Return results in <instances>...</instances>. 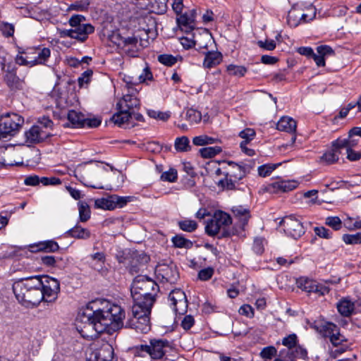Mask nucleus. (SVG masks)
<instances>
[{
	"instance_id": "obj_53",
	"label": "nucleus",
	"mask_w": 361,
	"mask_h": 361,
	"mask_svg": "<svg viewBox=\"0 0 361 361\" xmlns=\"http://www.w3.org/2000/svg\"><path fill=\"white\" fill-rule=\"evenodd\" d=\"M148 115L153 118H157L161 121H166L170 117V114L167 112L157 111L154 110H149Z\"/></svg>"
},
{
	"instance_id": "obj_38",
	"label": "nucleus",
	"mask_w": 361,
	"mask_h": 361,
	"mask_svg": "<svg viewBox=\"0 0 361 361\" xmlns=\"http://www.w3.org/2000/svg\"><path fill=\"white\" fill-rule=\"evenodd\" d=\"M185 119L191 124L198 123L202 120V114L195 109H189L186 111Z\"/></svg>"
},
{
	"instance_id": "obj_28",
	"label": "nucleus",
	"mask_w": 361,
	"mask_h": 361,
	"mask_svg": "<svg viewBox=\"0 0 361 361\" xmlns=\"http://www.w3.org/2000/svg\"><path fill=\"white\" fill-rule=\"evenodd\" d=\"M130 119V114L129 111H126L124 109H118V112L111 118L112 121L118 126L128 123Z\"/></svg>"
},
{
	"instance_id": "obj_37",
	"label": "nucleus",
	"mask_w": 361,
	"mask_h": 361,
	"mask_svg": "<svg viewBox=\"0 0 361 361\" xmlns=\"http://www.w3.org/2000/svg\"><path fill=\"white\" fill-rule=\"evenodd\" d=\"M337 308L342 315L349 316L353 311L354 305L350 301L343 300L338 304Z\"/></svg>"
},
{
	"instance_id": "obj_35",
	"label": "nucleus",
	"mask_w": 361,
	"mask_h": 361,
	"mask_svg": "<svg viewBox=\"0 0 361 361\" xmlns=\"http://www.w3.org/2000/svg\"><path fill=\"white\" fill-rule=\"evenodd\" d=\"M171 241L176 247L190 248L192 246V243L181 235H176L172 238Z\"/></svg>"
},
{
	"instance_id": "obj_32",
	"label": "nucleus",
	"mask_w": 361,
	"mask_h": 361,
	"mask_svg": "<svg viewBox=\"0 0 361 361\" xmlns=\"http://www.w3.org/2000/svg\"><path fill=\"white\" fill-rule=\"evenodd\" d=\"M221 152L222 149L219 146L203 147L199 150L202 157L206 159L214 157Z\"/></svg>"
},
{
	"instance_id": "obj_48",
	"label": "nucleus",
	"mask_w": 361,
	"mask_h": 361,
	"mask_svg": "<svg viewBox=\"0 0 361 361\" xmlns=\"http://www.w3.org/2000/svg\"><path fill=\"white\" fill-rule=\"evenodd\" d=\"M277 353V350L274 346L264 348L260 352V356L264 360H271Z\"/></svg>"
},
{
	"instance_id": "obj_25",
	"label": "nucleus",
	"mask_w": 361,
	"mask_h": 361,
	"mask_svg": "<svg viewBox=\"0 0 361 361\" xmlns=\"http://www.w3.org/2000/svg\"><path fill=\"white\" fill-rule=\"evenodd\" d=\"M67 234L72 238L78 239H88L90 237V231L78 224L69 229L67 231Z\"/></svg>"
},
{
	"instance_id": "obj_45",
	"label": "nucleus",
	"mask_w": 361,
	"mask_h": 361,
	"mask_svg": "<svg viewBox=\"0 0 361 361\" xmlns=\"http://www.w3.org/2000/svg\"><path fill=\"white\" fill-rule=\"evenodd\" d=\"M152 74L148 67H145L143 69L142 73L139 75V76L137 78L138 82H140V83L144 82L147 80H152ZM126 83L128 85V84H136V83H137V82L136 80L133 81L130 80H126Z\"/></svg>"
},
{
	"instance_id": "obj_6",
	"label": "nucleus",
	"mask_w": 361,
	"mask_h": 361,
	"mask_svg": "<svg viewBox=\"0 0 361 361\" xmlns=\"http://www.w3.org/2000/svg\"><path fill=\"white\" fill-rule=\"evenodd\" d=\"M228 168L224 173L225 178L219 181V185L227 190H234L235 184L243 179L249 172L247 165L237 164L234 161H226Z\"/></svg>"
},
{
	"instance_id": "obj_33",
	"label": "nucleus",
	"mask_w": 361,
	"mask_h": 361,
	"mask_svg": "<svg viewBox=\"0 0 361 361\" xmlns=\"http://www.w3.org/2000/svg\"><path fill=\"white\" fill-rule=\"evenodd\" d=\"M217 141V139L209 137L207 135L195 136L192 139V143L195 146H204L207 145H211L216 142Z\"/></svg>"
},
{
	"instance_id": "obj_58",
	"label": "nucleus",
	"mask_w": 361,
	"mask_h": 361,
	"mask_svg": "<svg viewBox=\"0 0 361 361\" xmlns=\"http://www.w3.org/2000/svg\"><path fill=\"white\" fill-rule=\"evenodd\" d=\"M329 340L334 347L342 345L343 342L346 341L344 336H342L338 331L334 335H331Z\"/></svg>"
},
{
	"instance_id": "obj_17",
	"label": "nucleus",
	"mask_w": 361,
	"mask_h": 361,
	"mask_svg": "<svg viewBox=\"0 0 361 361\" xmlns=\"http://www.w3.org/2000/svg\"><path fill=\"white\" fill-rule=\"evenodd\" d=\"M25 142L27 144H34L42 142L48 133L43 130L39 126H33L29 130L25 133Z\"/></svg>"
},
{
	"instance_id": "obj_7",
	"label": "nucleus",
	"mask_w": 361,
	"mask_h": 361,
	"mask_svg": "<svg viewBox=\"0 0 361 361\" xmlns=\"http://www.w3.org/2000/svg\"><path fill=\"white\" fill-rule=\"evenodd\" d=\"M140 350L154 360L164 357L167 360V356L175 350L172 343L166 339H151L149 345H141Z\"/></svg>"
},
{
	"instance_id": "obj_20",
	"label": "nucleus",
	"mask_w": 361,
	"mask_h": 361,
	"mask_svg": "<svg viewBox=\"0 0 361 361\" xmlns=\"http://www.w3.org/2000/svg\"><path fill=\"white\" fill-rule=\"evenodd\" d=\"M140 49V44H138L137 38L134 36H128L125 38V42L122 50L129 56L135 57Z\"/></svg>"
},
{
	"instance_id": "obj_36",
	"label": "nucleus",
	"mask_w": 361,
	"mask_h": 361,
	"mask_svg": "<svg viewBox=\"0 0 361 361\" xmlns=\"http://www.w3.org/2000/svg\"><path fill=\"white\" fill-rule=\"evenodd\" d=\"M193 38L194 39H190L188 37H182L180 39V43L185 49H190L196 44H197L200 48H202V47L207 48V44H202L199 42L198 37L194 35Z\"/></svg>"
},
{
	"instance_id": "obj_23",
	"label": "nucleus",
	"mask_w": 361,
	"mask_h": 361,
	"mask_svg": "<svg viewBox=\"0 0 361 361\" xmlns=\"http://www.w3.org/2000/svg\"><path fill=\"white\" fill-rule=\"evenodd\" d=\"M177 23L185 32H190L195 28V21L192 16H189L188 13L177 18Z\"/></svg>"
},
{
	"instance_id": "obj_22",
	"label": "nucleus",
	"mask_w": 361,
	"mask_h": 361,
	"mask_svg": "<svg viewBox=\"0 0 361 361\" xmlns=\"http://www.w3.org/2000/svg\"><path fill=\"white\" fill-rule=\"evenodd\" d=\"M296 121L288 116L282 117L277 123V129L281 131L292 133L296 131Z\"/></svg>"
},
{
	"instance_id": "obj_13",
	"label": "nucleus",
	"mask_w": 361,
	"mask_h": 361,
	"mask_svg": "<svg viewBox=\"0 0 361 361\" xmlns=\"http://www.w3.org/2000/svg\"><path fill=\"white\" fill-rule=\"evenodd\" d=\"M297 286L299 288L309 293H314L318 295H324L328 293L329 289L324 285L319 283L316 281L307 278L301 277L297 280Z\"/></svg>"
},
{
	"instance_id": "obj_24",
	"label": "nucleus",
	"mask_w": 361,
	"mask_h": 361,
	"mask_svg": "<svg viewBox=\"0 0 361 361\" xmlns=\"http://www.w3.org/2000/svg\"><path fill=\"white\" fill-rule=\"evenodd\" d=\"M68 121L71 123L72 127L82 128L84 127V121L85 116L83 114L75 110H71L67 115Z\"/></svg>"
},
{
	"instance_id": "obj_18",
	"label": "nucleus",
	"mask_w": 361,
	"mask_h": 361,
	"mask_svg": "<svg viewBox=\"0 0 361 361\" xmlns=\"http://www.w3.org/2000/svg\"><path fill=\"white\" fill-rule=\"evenodd\" d=\"M140 106L139 99L132 94L128 93L122 97L117 103L118 109H124L126 111H131L137 109Z\"/></svg>"
},
{
	"instance_id": "obj_31",
	"label": "nucleus",
	"mask_w": 361,
	"mask_h": 361,
	"mask_svg": "<svg viewBox=\"0 0 361 361\" xmlns=\"http://www.w3.org/2000/svg\"><path fill=\"white\" fill-rule=\"evenodd\" d=\"M94 206L97 208L112 210L114 209V200L112 195L106 198L97 199L94 201Z\"/></svg>"
},
{
	"instance_id": "obj_21",
	"label": "nucleus",
	"mask_w": 361,
	"mask_h": 361,
	"mask_svg": "<svg viewBox=\"0 0 361 361\" xmlns=\"http://www.w3.org/2000/svg\"><path fill=\"white\" fill-rule=\"evenodd\" d=\"M75 32L73 39L84 42L87 39L88 35L94 31V27L90 23L82 24L73 28Z\"/></svg>"
},
{
	"instance_id": "obj_60",
	"label": "nucleus",
	"mask_w": 361,
	"mask_h": 361,
	"mask_svg": "<svg viewBox=\"0 0 361 361\" xmlns=\"http://www.w3.org/2000/svg\"><path fill=\"white\" fill-rule=\"evenodd\" d=\"M40 182L44 185H57L61 183V180L56 177H42Z\"/></svg>"
},
{
	"instance_id": "obj_9",
	"label": "nucleus",
	"mask_w": 361,
	"mask_h": 361,
	"mask_svg": "<svg viewBox=\"0 0 361 361\" xmlns=\"http://www.w3.org/2000/svg\"><path fill=\"white\" fill-rule=\"evenodd\" d=\"M24 123V118L17 114H6L0 116V137L14 135Z\"/></svg>"
},
{
	"instance_id": "obj_40",
	"label": "nucleus",
	"mask_w": 361,
	"mask_h": 361,
	"mask_svg": "<svg viewBox=\"0 0 361 361\" xmlns=\"http://www.w3.org/2000/svg\"><path fill=\"white\" fill-rule=\"evenodd\" d=\"M226 70L229 75L237 77H243L247 73V68L245 66L234 64L228 65Z\"/></svg>"
},
{
	"instance_id": "obj_64",
	"label": "nucleus",
	"mask_w": 361,
	"mask_h": 361,
	"mask_svg": "<svg viewBox=\"0 0 361 361\" xmlns=\"http://www.w3.org/2000/svg\"><path fill=\"white\" fill-rule=\"evenodd\" d=\"M239 313L247 317H252L254 316V311L252 307L249 305H243L239 309Z\"/></svg>"
},
{
	"instance_id": "obj_12",
	"label": "nucleus",
	"mask_w": 361,
	"mask_h": 361,
	"mask_svg": "<svg viewBox=\"0 0 361 361\" xmlns=\"http://www.w3.org/2000/svg\"><path fill=\"white\" fill-rule=\"evenodd\" d=\"M87 361H117V358L114 355L112 345L104 343L90 353Z\"/></svg>"
},
{
	"instance_id": "obj_43",
	"label": "nucleus",
	"mask_w": 361,
	"mask_h": 361,
	"mask_svg": "<svg viewBox=\"0 0 361 361\" xmlns=\"http://www.w3.org/2000/svg\"><path fill=\"white\" fill-rule=\"evenodd\" d=\"M342 239L348 245L361 244V232L355 234H344Z\"/></svg>"
},
{
	"instance_id": "obj_57",
	"label": "nucleus",
	"mask_w": 361,
	"mask_h": 361,
	"mask_svg": "<svg viewBox=\"0 0 361 361\" xmlns=\"http://www.w3.org/2000/svg\"><path fill=\"white\" fill-rule=\"evenodd\" d=\"M276 169L275 165H263L258 167V173L262 177L269 176Z\"/></svg>"
},
{
	"instance_id": "obj_41",
	"label": "nucleus",
	"mask_w": 361,
	"mask_h": 361,
	"mask_svg": "<svg viewBox=\"0 0 361 361\" xmlns=\"http://www.w3.org/2000/svg\"><path fill=\"white\" fill-rule=\"evenodd\" d=\"M90 4L89 0L76 1L68 6L67 11H85L88 9Z\"/></svg>"
},
{
	"instance_id": "obj_16",
	"label": "nucleus",
	"mask_w": 361,
	"mask_h": 361,
	"mask_svg": "<svg viewBox=\"0 0 361 361\" xmlns=\"http://www.w3.org/2000/svg\"><path fill=\"white\" fill-rule=\"evenodd\" d=\"M298 182L295 180H283L273 182L267 186V190L271 192H287L295 189Z\"/></svg>"
},
{
	"instance_id": "obj_54",
	"label": "nucleus",
	"mask_w": 361,
	"mask_h": 361,
	"mask_svg": "<svg viewBox=\"0 0 361 361\" xmlns=\"http://www.w3.org/2000/svg\"><path fill=\"white\" fill-rule=\"evenodd\" d=\"M317 52L320 54L324 59L325 57L334 54L333 49L327 45L319 46L317 48Z\"/></svg>"
},
{
	"instance_id": "obj_34",
	"label": "nucleus",
	"mask_w": 361,
	"mask_h": 361,
	"mask_svg": "<svg viewBox=\"0 0 361 361\" xmlns=\"http://www.w3.org/2000/svg\"><path fill=\"white\" fill-rule=\"evenodd\" d=\"M79 218L81 222H86L90 218V209L87 203L78 202Z\"/></svg>"
},
{
	"instance_id": "obj_26",
	"label": "nucleus",
	"mask_w": 361,
	"mask_h": 361,
	"mask_svg": "<svg viewBox=\"0 0 361 361\" xmlns=\"http://www.w3.org/2000/svg\"><path fill=\"white\" fill-rule=\"evenodd\" d=\"M35 246L37 251L46 252H54L59 249L58 243L52 240L39 242Z\"/></svg>"
},
{
	"instance_id": "obj_49",
	"label": "nucleus",
	"mask_w": 361,
	"mask_h": 361,
	"mask_svg": "<svg viewBox=\"0 0 361 361\" xmlns=\"http://www.w3.org/2000/svg\"><path fill=\"white\" fill-rule=\"evenodd\" d=\"M158 61L164 65L171 66L177 62V59L171 54H161L158 56Z\"/></svg>"
},
{
	"instance_id": "obj_5",
	"label": "nucleus",
	"mask_w": 361,
	"mask_h": 361,
	"mask_svg": "<svg viewBox=\"0 0 361 361\" xmlns=\"http://www.w3.org/2000/svg\"><path fill=\"white\" fill-rule=\"evenodd\" d=\"M51 55V50L47 47L28 48L19 51L15 61L20 66L33 67L37 65H45Z\"/></svg>"
},
{
	"instance_id": "obj_62",
	"label": "nucleus",
	"mask_w": 361,
	"mask_h": 361,
	"mask_svg": "<svg viewBox=\"0 0 361 361\" xmlns=\"http://www.w3.org/2000/svg\"><path fill=\"white\" fill-rule=\"evenodd\" d=\"M114 200V209L116 207H123L128 202V197H120L118 195H112Z\"/></svg>"
},
{
	"instance_id": "obj_15",
	"label": "nucleus",
	"mask_w": 361,
	"mask_h": 361,
	"mask_svg": "<svg viewBox=\"0 0 361 361\" xmlns=\"http://www.w3.org/2000/svg\"><path fill=\"white\" fill-rule=\"evenodd\" d=\"M155 272L158 277H160L162 281L168 282L169 283H175L178 278V272L176 267L174 265L161 264L156 268Z\"/></svg>"
},
{
	"instance_id": "obj_51",
	"label": "nucleus",
	"mask_w": 361,
	"mask_h": 361,
	"mask_svg": "<svg viewBox=\"0 0 361 361\" xmlns=\"http://www.w3.org/2000/svg\"><path fill=\"white\" fill-rule=\"evenodd\" d=\"M239 136L243 139L241 142L248 143L254 139L255 136V132L252 128H246L245 130L240 132Z\"/></svg>"
},
{
	"instance_id": "obj_39",
	"label": "nucleus",
	"mask_w": 361,
	"mask_h": 361,
	"mask_svg": "<svg viewBox=\"0 0 361 361\" xmlns=\"http://www.w3.org/2000/svg\"><path fill=\"white\" fill-rule=\"evenodd\" d=\"M332 147L334 148V150L337 151L340 154V149H346L348 151L350 148L353 147V145H351L350 138L343 140L337 139L332 142Z\"/></svg>"
},
{
	"instance_id": "obj_4",
	"label": "nucleus",
	"mask_w": 361,
	"mask_h": 361,
	"mask_svg": "<svg viewBox=\"0 0 361 361\" xmlns=\"http://www.w3.org/2000/svg\"><path fill=\"white\" fill-rule=\"evenodd\" d=\"M232 219L229 214L222 211H216L212 217L207 221L205 232L209 236L219 235V238H227L235 235L237 228L231 229Z\"/></svg>"
},
{
	"instance_id": "obj_55",
	"label": "nucleus",
	"mask_w": 361,
	"mask_h": 361,
	"mask_svg": "<svg viewBox=\"0 0 361 361\" xmlns=\"http://www.w3.org/2000/svg\"><path fill=\"white\" fill-rule=\"evenodd\" d=\"M314 231L315 234L320 238L325 239H329L331 238L332 233L325 227H314Z\"/></svg>"
},
{
	"instance_id": "obj_1",
	"label": "nucleus",
	"mask_w": 361,
	"mask_h": 361,
	"mask_svg": "<svg viewBox=\"0 0 361 361\" xmlns=\"http://www.w3.org/2000/svg\"><path fill=\"white\" fill-rule=\"evenodd\" d=\"M125 312L121 306L105 300H96L89 302L79 312L77 322L83 336L97 337L99 334L113 332L123 326Z\"/></svg>"
},
{
	"instance_id": "obj_44",
	"label": "nucleus",
	"mask_w": 361,
	"mask_h": 361,
	"mask_svg": "<svg viewBox=\"0 0 361 361\" xmlns=\"http://www.w3.org/2000/svg\"><path fill=\"white\" fill-rule=\"evenodd\" d=\"M321 331H322L324 337L329 338L330 339L331 336L334 335L338 331V329L336 324L327 322L322 326Z\"/></svg>"
},
{
	"instance_id": "obj_46",
	"label": "nucleus",
	"mask_w": 361,
	"mask_h": 361,
	"mask_svg": "<svg viewBox=\"0 0 361 361\" xmlns=\"http://www.w3.org/2000/svg\"><path fill=\"white\" fill-rule=\"evenodd\" d=\"M325 224L335 231L340 230L342 226V221L338 216H328Z\"/></svg>"
},
{
	"instance_id": "obj_56",
	"label": "nucleus",
	"mask_w": 361,
	"mask_h": 361,
	"mask_svg": "<svg viewBox=\"0 0 361 361\" xmlns=\"http://www.w3.org/2000/svg\"><path fill=\"white\" fill-rule=\"evenodd\" d=\"M0 30L6 37H11L14 32V26L8 23H0Z\"/></svg>"
},
{
	"instance_id": "obj_2",
	"label": "nucleus",
	"mask_w": 361,
	"mask_h": 361,
	"mask_svg": "<svg viewBox=\"0 0 361 361\" xmlns=\"http://www.w3.org/2000/svg\"><path fill=\"white\" fill-rule=\"evenodd\" d=\"M130 290L134 303L131 310L132 316L126 322V326L146 334L151 329L149 315L156 300L159 286L152 279L140 275L133 280Z\"/></svg>"
},
{
	"instance_id": "obj_52",
	"label": "nucleus",
	"mask_w": 361,
	"mask_h": 361,
	"mask_svg": "<svg viewBox=\"0 0 361 361\" xmlns=\"http://www.w3.org/2000/svg\"><path fill=\"white\" fill-rule=\"evenodd\" d=\"M85 17L82 15L75 14L72 16L69 20V25L73 28L75 27H78L80 25L84 24L83 22L85 21Z\"/></svg>"
},
{
	"instance_id": "obj_29",
	"label": "nucleus",
	"mask_w": 361,
	"mask_h": 361,
	"mask_svg": "<svg viewBox=\"0 0 361 361\" xmlns=\"http://www.w3.org/2000/svg\"><path fill=\"white\" fill-rule=\"evenodd\" d=\"M174 147L177 152H185L190 150V140L188 137L182 136L175 140Z\"/></svg>"
},
{
	"instance_id": "obj_30",
	"label": "nucleus",
	"mask_w": 361,
	"mask_h": 361,
	"mask_svg": "<svg viewBox=\"0 0 361 361\" xmlns=\"http://www.w3.org/2000/svg\"><path fill=\"white\" fill-rule=\"evenodd\" d=\"M338 156L339 153L331 147L321 157L320 161L327 165L332 164L338 160Z\"/></svg>"
},
{
	"instance_id": "obj_11",
	"label": "nucleus",
	"mask_w": 361,
	"mask_h": 361,
	"mask_svg": "<svg viewBox=\"0 0 361 361\" xmlns=\"http://www.w3.org/2000/svg\"><path fill=\"white\" fill-rule=\"evenodd\" d=\"M284 232L291 238L298 239L305 233V228L301 221L293 216L284 217L280 221Z\"/></svg>"
},
{
	"instance_id": "obj_3",
	"label": "nucleus",
	"mask_w": 361,
	"mask_h": 361,
	"mask_svg": "<svg viewBox=\"0 0 361 361\" xmlns=\"http://www.w3.org/2000/svg\"><path fill=\"white\" fill-rule=\"evenodd\" d=\"M39 276L20 279L13 285V291L18 301L27 308L38 305L43 299L39 289Z\"/></svg>"
},
{
	"instance_id": "obj_10",
	"label": "nucleus",
	"mask_w": 361,
	"mask_h": 361,
	"mask_svg": "<svg viewBox=\"0 0 361 361\" xmlns=\"http://www.w3.org/2000/svg\"><path fill=\"white\" fill-rule=\"evenodd\" d=\"M39 289L43 294L42 301L53 302L58 297L60 290V283L56 279L48 276H39Z\"/></svg>"
},
{
	"instance_id": "obj_61",
	"label": "nucleus",
	"mask_w": 361,
	"mask_h": 361,
	"mask_svg": "<svg viewBox=\"0 0 361 361\" xmlns=\"http://www.w3.org/2000/svg\"><path fill=\"white\" fill-rule=\"evenodd\" d=\"M296 342L297 336L295 334H290L287 337H285L282 341L283 345L288 347V348H293L296 345Z\"/></svg>"
},
{
	"instance_id": "obj_14",
	"label": "nucleus",
	"mask_w": 361,
	"mask_h": 361,
	"mask_svg": "<svg viewBox=\"0 0 361 361\" xmlns=\"http://www.w3.org/2000/svg\"><path fill=\"white\" fill-rule=\"evenodd\" d=\"M171 305L176 313L183 314L187 311L188 301L185 293L180 289L172 290L169 295Z\"/></svg>"
},
{
	"instance_id": "obj_19",
	"label": "nucleus",
	"mask_w": 361,
	"mask_h": 361,
	"mask_svg": "<svg viewBox=\"0 0 361 361\" xmlns=\"http://www.w3.org/2000/svg\"><path fill=\"white\" fill-rule=\"evenodd\" d=\"M234 217L238 219L236 227L244 230L250 217V211L242 206L234 207L232 209Z\"/></svg>"
},
{
	"instance_id": "obj_27",
	"label": "nucleus",
	"mask_w": 361,
	"mask_h": 361,
	"mask_svg": "<svg viewBox=\"0 0 361 361\" xmlns=\"http://www.w3.org/2000/svg\"><path fill=\"white\" fill-rule=\"evenodd\" d=\"M220 52H208L204 58L203 65L206 68H212L220 63L221 61Z\"/></svg>"
},
{
	"instance_id": "obj_50",
	"label": "nucleus",
	"mask_w": 361,
	"mask_h": 361,
	"mask_svg": "<svg viewBox=\"0 0 361 361\" xmlns=\"http://www.w3.org/2000/svg\"><path fill=\"white\" fill-rule=\"evenodd\" d=\"M126 37L122 36L118 32H114L109 37L110 41L122 49Z\"/></svg>"
},
{
	"instance_id": "obj_8",
	"label": "nucleus",
	"mask_w": 361,
	"mask_h": 361,
	"mask_svg": "<svg viewBox=\"0 0 361 361\" xmlns=\"http://www.w3.org/2000/svg\"><path fill=\"white\" fill-rule=\"evenodd\" d=\"M102 172L103 167L101 164L96 163L90 164H85L79 166L76 169L75 176L85 185L93 188H102V186L92 184V181L99 179Z\"/></svg>"
},
{
	"instance_id": "obj_42",
	"label": "nucleus",
	"mask_w": 361,
	"mask_h": 361,
	"mask_svg": "<svg viewBox=\"0 0 361 361\" xmlns=\"http://www.w3.org/2000/svg\"><path fill=\"white\" fill-rule=\"evenodd\" d=\"M178 226L182 231L189 233L193 232L197 228V224L195 221L190 219L178 221Z\"/></svg>"
},
{
	"instance_id": "obj_63",
	"label": "nucleus",
	"mask_w": 361,
	"mask_h": 361,
	"mask_svg": "<svg viewBox=\"0 0 361 361\" xmlns=\"http://www.w3.org/2000/svg\"><path fill=\"white\" fill-rule=\"evenodd\" d=\"M195 323L194 318L191 315H186L181 322V326L185 330H189Z\"/></svg>"
},
{
	"instance_id": "obj_59",
	"label": "nucleus",
	"mask_w": 361,
	"mask_h": 361,
	"mask_svg": "<svg viewBox=\"0 0 361 361\" xmlns=\"http://www.w3.org/2000/svg\"><path fill=\"white\" fill-rule=\"evenodd\" d=\"M214 274V269L212 268H207L202 269L198 273V278L202 281H207L212 278Z\"/></svg>"
},
{
	"instance_id": "obj_47",
	"label": "nucleus",
	"mask_w": 361,
	"mask_h": 361,
	"mask_svg": "<svg viewBox=\"0 0 361 361\" xmlns=\"http://www.w3.org/2000/svg\"><path fill=\"white\" fill-rule=\"evenodd\" d=\"M177 178L178 173L175 169H170L169 171L164 172L161 176V179L162 180L171 183L176 182Z\"/></svg>"
}]
</instances>
